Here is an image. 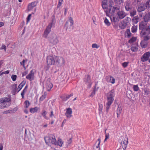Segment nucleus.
<instances>
[{
  "label": "nucleus",
  "instance_id": "bb28decb",
  "mask_svg": "<svg viewBox=\"0 0 150 150\" xmlns=\"http://www.w3.org/2000/svg\"><path fill=\"white\" fill-rule=\"evenodd\" d=\"M26 83L25 81H23L18 86L17 93L24 86Z\"/></svg>",
  "mask_w": 150,
  "mask_h": 150
},
{
  "label": "nucleus",
  "instance_id": "5701e85b",
  "mask_svg": "<svg viewBox=\"0 0 150 150\" xmlns=\"http://www.w3.org/2000/svg\"><path fill=\"white\" fill-rule=\"evenodd\" d=\"M146 8L144 4H141L140 5L138 6L137 11L139 12H141L144 11Z\"/></svg>",
  "mask_w": 150,
  "mask_h": 150
},
{
  "label": "nucleus",
  "instance_id": "f8f14e48",
  "mask_svg": "<svg viewBox=\"0 0 150 150\" xmlns=\"http://www.w3.org/2000/svg\"><path fill=\"white\" fill-rule=\"evenodd\" d=\"M147 28H149L147 25V24L145 22L142 21L139 24V29L141 30L146 29Z\"/></svg>",
  "mask_w": 150,
  "mask_h": 150
},
{
  "label": "nucleus",
  "instance_id": "c85d7f7f",
  "mask_svg": "<svg viewBox=\"0 0 150 150\" xmlns=\"http://www.w3.org/2000/svg\"><path fill=\"white\" fill-rule=\"evenodd\" d=\"M139 18L138 16H136L133 18L132 19V21L133 24H136L138 22Z\"/></svg>",
  "mask_w": 150,
  "mask_h": 150
},
{
  "label": "nucleus",
  "instance_id": "e433bc0d",
  "mask_svg": "<svg viewBox=\"0 0 150 150\" xmlns=\"http://www.w3.org/2000/svg\"><path fill=\"white\" fill-rule=\"evenodd\" d=\"M137 25L135 26L134 25L131 28V31L132 33H134L137 32Z\"/></svg>",
  "mask_w": 150,
  "mask_h": 150
},
{
  "label": "nucleus",
  "instance_id": "2f4dec72",
  "mask_svg": "<svg viewBox=\"0 0 150 150\" xmlns=\"http://www.w3.org/2000/svg\"><path fill=\"white\" fill-rule=\"evenodd\" d=\"M97 84L96 83L95 85V87L93 89V91L91 93V94L90 95L91 96H93L95 94L96 91L98 89V87L97 88V89L96 88V86H97Z\"/></svg>",
  "mask_w": 150,
  "mask_h": 150
},
{
  "label": "nucleus",
  "instance_id": "aec40b11",
  "mask_svg": "<svg viewBox=\"0 0 150 150\" xmlns=\"http://www.w3.org/2000/svg\"><path fill=\"white\" fill-rule=\"evenodd\" d=\"M110 18L111 21L114 23L119 21L120 19L118 16L115 15L111 16L110 17Z\"/></svg>",
  "mask_w": 150,
  "mask_h": 150
},
{
  "label": "nucleus",
  "instance_id": "49530a36",
  "mask_svg": "<svg viewBox=\"0 0 150 150\" xmlns=\"http://www.w3.org/2000/svg\"><path fill=\"white\" fill-rule=\"evenodd\" d=\"M138 49L137 46H133L131 48V50L132 52H136Z\"/></svg>",
  "mask_w": 150,
  "mask_h": 150
},
{
  "label": "nucleus",
  "instance_id": "ddd939ff",
  "mask_svg": "<svg viewBox=\"0 0 150 150\" xmlns=\"http://www.w3.org/2000/svg\"><path fill=\"white\" fill-rule=\"evenodd\" d=\"M50 79H48L46 82V87L48 91H50L51 88L53 87V85L52 83L50 82Z\"/></svg>",
  "mask_w": 150,
  "mask_h": 150
},
{
  "label": "nucleus",
  "instance_id": "412c9836",
  "mask_svg": "<svg viewBox=\"0 0 150 150\" xmlns=\"http://www.w3.org/2000/svg\"><path fill=\"white\" fill-rule=\"evenodd\" d=\"M73 93H71L70 94L68 95H64L63 96H61L60 97L64 101H66L67 99H69L70 97L73 96Z\"/></svg>",
  "mask_w": 150,
  "mask_h": 150
},
{
  "label": "nucleus",
  "instance_id": "4468645a",
  "mask_svg": "<svg viewBox=\"0 0 150 150\" xmlns=\"http://www.w3.org/2000/svg\"><path fill=\"white\" fill-rule=\"evenodd\" d=\"M105 79L108 82L110 83L113 84L115 83V80L112 76H108L106 77Z\"/></svg>",
  "mask_w": 150,
  "mask_h": 150
},
{
  "label": "nucleus",
  "instance_id": "680f3d73",
  "mask_svg": "<svg viewBox=\"0 0 150 150\" xmlns=\"http://www.w3.org/2000/svg\"><path fill=\"white\" fill-rule=\"evenodd\" d=\"M99 110L100 111H102L103 108V105L102 104H99Z\"/></svg>",
  "mask_w": 150,
  "mask_h": 150
},
{
  "label": "nucleus",
  "instance_id": "b1692460",
  "mask_svg": "<svg viewBox=\"0 0 150 150\" xmlns=\"http://www.w3.org/2000/svg\"><path fill=\"white\" fill-rule=\"evenodd\" d=\"M102 6L103 9H106L108 7V0H103L102 2Z\"/></svg>",
  "mask_w": 150,
  "mask_h": 150
},
{
  "label": "nucleus",
  "instance_id": "79ce46f5",
  "mask_svg": "<svg viewBox=\"0 0 150 150\" xmlns=\"http://www.w3.org/2000/svg\"><path fill=\"white\" fill-rule=\"evenodd\" d=\"M142 36L143 37L144 40L145 41H148L150 39V34Z\"/></svg>",
  "mask_w": 150,
  "mask_h": 150
},
{
  "label": "nucleus",
  "instance_id": "6ab92c4d",
  "mask_svg": "<svg viewBox=\"0 0 150 150\" xmlns=\"http://www.w3.org/2000/svg\"><path fill=\"white\" fill-rule=\"evenodd\" d=\"M72 113V109L70 108H68L66 112L65 113V115L68 118H70L72 116L71 114Z\"/></svg>",
  "mask_w": 150,
  "mask_h": 150
},
{
  "label": "nucleus",
  "instance_id": "052dcab7",
  "mask_svg": "<svg viewBox=\"0 0 150 150\" xmlns=\"http://www.w3.org/2000/svg\"><path fill=\"white\" fill-rule=\"evenodd\" d=\"M6 46L4 45H2L0 49L1 50H4L5 52L6 51Z\"/></svg>",
  "mask_w": 150,
  "mask_h": 150
},
{
  "label": "nucleus",
  "instance_id": "4be33fe9",
  "mask_svg": "<svg viewBox=\"0 0 150 150\" xmlns=\"http://www.w3.org/2000/svg\"><path fill=\"white\" fill-rule=\"evenodd\" d=\"M37 5V3L35 2H33L29 4L28 6V10L30 11L32 10L33 8Z\"/></svg>",
  "mask_w": 150,
  "mask_h": 150
},
{
  "label": "nucleus",
  "instance_id": "1a4fd4ad",
  "mask_svg": "<svg viewBox=\"0 0 150 150\" xmlns=\"http://www.w3.org/2000/svg\"><path fill=\"white\" fill-rule=\"evenodd\" d=\"M49 40L51 43L54 44H57L58 42L57 36L54 34H52L49 37Z\"/></svg>",
  "mask_w": 150,
  "mask_h": 150
},
{
  "label": "nucleus",
  "instance_id": "f3484780",
  "mask_svg": "<svg viewBox=\"0 0 150 150\" xmlns=\"http://www.w3.org/2000/svg\"><path fill=\"white\" fill-rule=\"evenodd\" d=\"M115 96V91L113 89L107 93V98L110 99H114Z\"/></svg>",
  "mask_w": 150,
  "mask_h": 150
},
{
  "label": "nucleus",
  "instance_id": "9b49d317",
  "mask_svg": "<svg viewBox=\"0 0 150 150\" xmlns=\"http://www.w3.org/2000/svg\"><path fill=\"white\" fill-rule=\"evenodd\" d=\"M117 15L119 19H122L127 16L126 13L123 11H119L117 12Z\"/></svg>",
  "mask_w": 150,
  "mask_h": 150
},
{
  "label": "nucleus",
  "instance_id": "338daca9",
  "mask_svg": "<svg viewBox=\"0 0 150 150\" xmlns=\"http://www.w3.org/2000/svg\"><path fill=\"white\" fill-rule=\"evenodd\" d=\"M54 116V115L53 114V112L52 110H51L50 112V117H52Z\"/></svg>",
  "mask_w": 150,
  "mask_h": 150
},
{
  "label": "nucleus",
  "instance_id": "58836bf2",
  "mask_svg": "<svg viewBox=\"0 0 150 150\" xmlns=\"http://www.w3.org/2000/svg\"><path fill=\"white\" fill-rule=\"evenodd\" d=\"M144 22L145 23L148 22L149 21H150V16L147 15H146L144 17Z\"/></svg>",
  "mask_w": 150,
  "mask_h": 150
},
{
  "label": "nucleus",
  "instance_id": "774afa93",
  "mask_svg": "<svg viewBox=\"0 0 150 150\" xmlns=\"http://www.w3.org/2000/svg\"><path fill=\"white\" fill-rule=\"evenodd\" d=\"M5 105H6V108H7L11 104V103H5Z\"/></svg>",
  "mask_w": 150,
  "mask_h": 150
},
{
  "label": "nucleus",
  "instance_id": "393cba45",
  "mask_svg": "<svg viewBox=\"0 0 150 150\" xmlns=\"http://www.w3.org/2000/svg\"><path fill=\"white\" fill-rule=\"evenodd\" d=\"M11 99L7 97H4L0 99V103H4L11 101Z\"/></svg>",
  "mask_w": 150,
  "mask_h": 150
},
{
  "label": "nucleus",
  "instance_id": "f257e3e1",
  "mask_svg": "<svg viewBox=\"0 0 150 150\" xmlns=\"http://www.w3.org/2000/svg\"><path fill=\"white\" fill-rule=\"evenodd\" d=\"M46 143L48 144H52L55 145H58L60 146H62L63 142L61 139H59L57 142L55 136L52 134H51L48 136L44 138Z\"/></svg>",
  "mask_w": 150,
  "mask_h": 150
},
{
  "label": "nucleus",
  "instance_id": "f03ea898",
  "mask_svg": "<svg viewBox=\"0 0 150 150\" xmlns=\"http://www.w3.org/2000/svg\"><path fill=\"white\" fill-rule=\"evenodd\" d=\"M52 18L51 22L49 23L44 32L43 36L45 38H46L47 37V35L51 31L52 27L54 26L56 23V20L54 15H53Z\"/></svg>",
  "mask_w": 150,
  "mask_h": 150
},
{
  "label": "nucleus",
  "instance_id": "2eb2a0df",
  "mask_svg": "<svg viewBox=\"0 0 150 150\" xmlns=\"http://www.w3.org/2000/svg\"><path fill=\"white\" fill-rule=\"evenodd\" d=\"M26 78L30 81L34 80V72L33 70L30 71L29 74L26 76Z\"/></svg>",
  "mask_w": 150,
  "mask_h": 150
},
{
  "label": "nucleus",
  "instance_id": "dca6fc26",
  "mask_svg": "<svg viewBox=\"0 0 150 150\" xmlns=\"http://www.w3.org/2000/svg\"><path fill=\"white\" fill-rule=\"evenodd\" d=\"M87 78L85 84L87 85L88 88H89L91 87L92 83L91 79V77L89 75H88L87 76Z\"/></svg>",
  "mask_w": 150,
  "mask_h": 150
},
{
  "label": "nucleus",
  "instance_id": "c03bdc74",
  "mask_svg": "<svg viewBox=\"0 0 150 150\" xmlns=\"http://www.w3.org/2000/svg\"><path fill=\"white\" fill-rule=\"evenodd\" d=\"M137 39V38L135 37H133L130 39L128 41V42L129 43H132L135 42Z\"/></svg>",
  "mask_w": 150,
  "mask_h": 150
},
{
  "label": "nucleus",
  "instance_id": "0e129e2a",
  "mask_svg": "<svg viewBox=\"0 0 150 150\" xmlns=\"http://www.w3.org/2000/svg\"><path fill=\"white\" fill-rule=\"evenodd\" d=\"M25 61V60L24 59H23L22 62H21L20 64L21 65H23V67L25 68V69L26 68L25 67L24 64Z\"/></svg>",
  "mask_w": 150,
  "mask_h": 150
},
{
  "label": "nucleus",
  "instance_id": "5fc2aeb1",
  "mask_svg": "<svg viewBox=\"0 0 150 150\" xmlns=\"http://www.w3.org/2000/svg\"><path fill=\"white\" fill-rule=\"evenodd\" d=\"M129 64L128 62H125L122 64V66L124 68H126L127 67Z\"/></svg>",
  "mask_w": 150,
  "mask_h": 150
},
{
  "label": "nucleus",
  "instance_id": "de8ad7c7",
  "mask_svg": "<svg viewBox=\"0 0 150 150\" xmlns=\"http://www.w3.org/2000/svg\"><path fill=\"white\" fill-rule=\"evenodd\" d=\"M25 104L24 107L25 108H28L30 105L29 101L28 100H26L24 103Z\"/></svg>",
  "mask_w": 150,
  "mask_h": 150
},
{
  "label": "nucleus",
  "instance_id": "09e8293b",
  "mask_svg": "<svg viewBox=\"0 0 150 150\" xmlns=\"http://www.w3.org/2000/svg\"><path fill=\"white\" fill-rule=\"evenodd\" d=\"M47 114L46 111L45 110H44L43 112L42 113V115L45 119H48L47 117L46 116Z\"/></svg>",
  "mask_w": 150,
  "mask_h": 150
},
{
  "label": "nucleus",
  "instance_id": "f704fd0d",
  "mask_svg": "<svg viewBox=\"0 0 150 150\" xmlns=\"http://www.w3.org/2000/svg\"><path fill=\"white\" fill-rule=\"evenodd\" d=\"M131 33L130 32V29H127L125 33V35H127V37H129L131 36Z\"/></svg>",
  "mask_w": 150,
  "mask_h": 150
},
{
  "label": "nucleus",
  "instance_id": "bf43d9fd",
  "mask_svg": "<svg viewBox=\"0 0 150 150\" xmlns=\"http://www.w3.org/2000/svg\"><path fill=\"white\" fill-rule=\"evenodd\" d=\"M13 112V110H7L5 111H4L3 112V114H7L8 113H11Z\"/></svg>",
  "mask_w": 150,
  "mask_h": 150
},
{
  "label": "nucleus",
  "instance_id": "a18cd8bd",
  "mask_svg": "<svg viewBox=\"0 0 150 150\" xmlns=\"http://www.w3.org/2000/svg\"><path fill=\"white\" fill-rule=\"evenodd\" d=\"M104 22L105 24L108 26H110V23L106 18L104 20Z\"/></svg>",
  "mask_w": 150,
  "mask_h": 150
},
{
  "label": "nucleus",
  "instance_id": "473e14b6",
  "mask_svg": "<svg viewBox=\"0 0 150 150\" xmlns=\"http://www.w3.org/2000/svg\"><path fill=\"white\" fill-rule=\"evenodd\" d=\"M28 88V85H26V86H25L22 92L21 93V95L22 97V98H24V95L25 94V93L27 91Z\"/></svg>",
  "mask_w": 150,
  "mask_h": 150
},
{
  "label": "nucleus",
  "instance_id": "c756f323",
  "mask_svg": "<svg viewBox=\"0 0 150 150\" xmlns=\"http://www.w3.org/2000/svg\"><path fill=\"white\" fill-rule=\"evenodd\" d=\"M107 102L106 103V105H111L112 103L113 102L114 100V99H110L107 98Z\"/></svg>",
  "mask_w": 150,
  "mask_h": 150
},
{
  "label": "nucleus",
  "instance_id": "a19ab883",
  "mask_svg": "<svg viewBox=\"0 0 150 150\" xmlns=\"http://www.w3.org/2000/svg\"><path fill=\"white\" fill-rule=\"evenodd\" d=\"M136 14V11L135 9H133L130 12V15L131 16L133 17Z\"/></svg>",
  "mask_w": 150,
  "mask_h": 150
},
{
  "label": "nucleus",
  "instance_id": "9d476101",
  "mask_svg": "<svg viewBox=\"0 0 150 150\" xmlns=\"http://www.w3.org/2000/svg\"><path fill=\"white\" fill-rule=\"evenodd\" d=\"M150 57V53L148 52L144 53L141 58V61L142 62H144L148 61Z\"/></svg>",
  "mask_w": 150,
  "mask_h": 150
},
{
  "label": "nucleus",
  "instance_id": "603ef678",
  "mask_svg": "<svg viewBox=\"0 0 150 150\" xmlns=\"http://www.w3.org/2000/svg\"><path fill=\"white\" fill-rule=\"evenodd\" d=\"M115 2L117 4L120 5L122 3V0H114Z\"/></svg>",
  "mask_w": 150,
  "mask_h": 150
},
{
  "label": "nucleus",
  "instance_id": "c9c22d12",
  "mask_svg": "<svg viewBox=\"0 0 150 150\" xmlns=\"http://www.w3.org/2000/svg\"><path fill=\"white\" fill-rule=\"evenodd\" d=\"M146 8L149 9L150 8V0H148L144 4Z\"/></svg>",
  "mask_w": 150,
  "mask_h": 150
},
{
  "label": "nucleus",
  "instance_id": "8fccbe9b",
  "mask_svg": "<svg viewBox=\"0 0 150 150\" xmlns=\"http://www.w3.org/2000/svg\"><path fill=\"white\" fill-rule=\"evenodd\" d=\"M133 89L134 91H138L139 88L138 85H134L133 87Z\"/></svg>",
  "mask_w": 150,
  "mask_h": 150
},
{
  "label": "nucleus",
  "instance_id": "3c124183",
  "mask_svg": "<svg viewBox=\"0 0 150 150\" xmlns=\"http://www.w3.org/2000/svg\"><path fill=\"white\" fill-rule=\"evenodd\" d=\"M46 96V93H44V94L42 96L40 97V100L41 101H42L45 98Z\"/></svg>",
  "mask_w": 150,
  "mask_h": 150
},
{
  "label": "nucleus",
  "instance_id": "0eeeda50",
  "mask_svg": "<svg viewBox=\"0 0 150 150\" xmlns=\"http://www.w3.org/2000/svg\"><path fill=\"white\" fill-rule=\"evenodd\" d=\"M131 19L130 18L127 17L125 19L123 20L121 25L120 26V28L122 29H124L126 28L127 25V23Z\"/></svg>",
  "mask_w": 150,
  "mask_h": 150
},
{
  "label": "nucleus",
  "instance_id": "6e6d98bb",
  "mask_svg": "<svg viewBox=\"0 0 150 150\" xmlns=\"http://www.w3.org/2000/svg\"><path fill=\"white\" fill-rule=\"evenodd\" d=\"M17 76L16 75H12L11 76V78L13 81H14L16 79Z\"/></svg>",
  "mask_w": 150,
  "mask_h": 150
},
{
  "label": "nucleus",
  "instance_id": "a211bd4d",
  "mask_svg": "<svg viewBox=\"0 0 150 150\" xmlns=\"http://www.w3.org/2000/svg\"><path fill=\"white\" fill-rule=\"evenodd\" d=\"M150 34V28H147V29L141 30L140 32V35L141 36Z\"/></svg>",
  "mask_w": 150,
  "mask_h": 150
},
{
  "label": "nucleus",
  "instance_id": "7ed1b4c3",
  "mask_svg": "<svg viewBox=\"0 0 150 150\" xmlns=\"http://www.w3.org/2000/svg\"><path fill=\"white\" fill-rule=\"evenodd\" d=\"M74 21L72 18L70 17L68 21H67L65 23L64 25V27H66V30H68L69 31H70L73 29V25Z\"/></svg>",
  "mask_w": 150,
  "mask_h": 150
},
{
  "label": "nucleus",
  "instance_id": "13d9d810",
  "mask_svg": "<svg viewBox=\"0 0 150 150\" xmlns=\"http://www.w3.org/2000/svg\"><path fill=\"white\" fill-rule=\"evenodd\" d=\"M6 105L5 103L1 104L0 103V108L4 109L6 108Z\"/></svg>",
  "mask_w": 150,
  "mask_h": 150
},
{
  "label": "nucleus",
  "instance_id": "72a5a7b5",
  "mask_svg": "<svg viewBox=\"0 0 150 150\" xmlns=\"http://www.w3.org/2000/svg\"><path fill=\"white\" fill-rule=\"evenodd\" d=\"M38 109V107H36L33 108H30V111L32 113H34L37 112Z\"/></svg>",
  "mask_w": 150,
  "mask_h": 150
},
{
  "label": "nucleus",
  "instance_id": "69168bd1",
  "mask_svg": "<svg viewBox=\"0 0 150 150\" xmlns=\"http://www.w3.org/2000/svg\"><path fill=\"white\" fill-rule=\"evenodd\" d=\"M106 105L107 106L106 109V111L107 112H108V110L110 108V106L111 105Z\"/></svg>",
  "mask_w": 150,
  "mask_h": 150
},
{
  "label": "nucleus",
  "instance_id": "4d7b16f0",
  "mask_svg": "<svg viewBox=\"0 0 150 150\" xmlns=\"http://www.w3.org/2000/svg\"><path fill=\"white\" fill-rule=\"evenodd\" d=\"M99 46L96 43L93 44L92 45V47L93 48H98L99 47Z\"/></svg>",
  "mask_w": 150,
  "mask_h": 150
},
{
  "label": "nucleus",
  "instance_id": "37998d69",
  "mask_svg": "<svg viewBox=\"0 0 150 150\" xmlns=\"http://www.w3.org/2000/svg\"><path fill=\"white\" fill-rule=\"evenodd\" d=\"M11 88L12 91L17 90V86L16 84H14L13 85H11Z\"/></svg>",
  "mask_w": 150,
  "mask_h": 150
},
{
  "label": "nucleus",
  "instance_id": "39448f33",
  "mask_svg": "<svg viewBox=\"0 0 150 150\" xmlns=\"http://www.w3.org/2000/svg\"><path fill=\"white\" fill-rule=\"evenodd\" d=\"M120 7H115L111 5H109L108 11H106V13L107 16H108V13H114L116 10H119L120 9Z\"/></svg>",
  "mask_w": 150,
  "mask_h": 150
},
{
  "label": "nucleus",
  "instance_id": "6e6552de",
  "mask_svg": "<svg viewBox=\"0 0 150 150\" xmlns=\"http://www.w3.org/2000/svg\"><path fill=\"white\" fill-rule=\"evenodd\" d=\"M55 56L54 57L51 56L47 57V62L48 65H51L55 64Z\"/></svg>",
  "mask_w": 150,
  "mask_h": 150
},
{
  "label": "nucleus",
  "instance_id": "e2e57ef3",
  "mask_svg": "<svg viewBox=\"0 0 150 150\" xmlns=\"http://www.w3.org/2000/svg\"><path fill=\"white\" fill-rule=\"evenodd\" d=\"M31 16V14H29L28 16H27V23H28V22L30 21V18Z\"/></svg>",
  "mask_w": 150,
  "mask_h": 150
},
{
  "label": "nucleus",
  "instance_id": "7c9ffc66",
  "mask_svg": "<svg viewBox=\"0 0 150 150\" xmlns=\"http://www.w3.org/2000/svg\"><path fill=\"white\" fill-rule=\"evenodd\" d=\"M140 44L142 47L143 48L146 47L147 45V43L144 40H142Z\"/></svg>",
  "mask_w": 150,
  "mask_h": 150
},
{
  "label": "nucleus",
  "instance_id": "423d86ee",
  "mask_svg": "<svg viewBox=\"0 0 150 150\" xmlns=\"http://www.w3.org/2000/svg\"><path fill=\"white\" fill-rule=\"evenodd\" d=\"M124 150H125L127 146L128 139L126 137H123L120 143Z\"/></svg>",
  "mask_w": 150,
  "mask_h": 150
},
{
  "label": "nucleus",
  "instance_id": "4c0bfd02",
  "mask_svg": "<svg viewBox=\"0 0 150 150\" xmlns=\"http://www.w3.org/2000/svg\"><path fill=\"white\" fill-rule=\"evenodd\" d=\"M122 108L119 105L117 109V114H120L122 112Z\"/></svg>",
  "mask_w": 150,
  "mask_h": 150
},
{
  "label": "nucleus",
  "instance_id": "cd10ccee",
  "mask_svg": "<svg viewBox=\"0 0 150 150\" xmlns=\"http://www.w3.org/2000/svg\"><path fill=\"white\" fill-rule=\"evenodd\" d=\"M125 8L127 11H129L131 9L130 4L128 1H126Z\"/></svg>",
  "mask_w": 150,
  "mask_h": 150
},
{
  "label": "nucleus",
  "instance_id": "20e7f679",
  "mask_svg": "<svg viewBox=\"0 0 150 150\" xmlns=\"http://www.w3.org/2000/svg\"><path fill=\"white\" fill-rule=\"evenodd\" d=\"M55 64L58 66H63L65 63V60L62 57L55 56Z\"/></svg>",
  "mask_w": 150,
  "mask_h": 150
},
{
  "label": "nucleus",
  "instance_id": "a878e982",
  "mask_svg": "<svg viewBox=\"0 0 150 150\" xmlns=\"http://www.w3.org/2000/svg\"><path fill=\"white\" fill-rule=\"evenodd\" d=\"M101 140L100 138H98V140L96 141L94 146H96L97 150H100V144Z\"/></svg>",
  "mask_w": 150,
  "mask_h": 150
},
{
  "label": "nucleus",
  "instance_id": "ea45409f",
  "mask_svg": "<svg viewBox=\"0 0 150 150\" xmlns=\"http://www.w3.org/2000/svg\"><path fill=\"white\" fill-rule=\"evenodd\" d=\"M144 94L145 95L148 96L149 94V88H145L144 89Z\"/></svg>",
  "mask_w": 150,
  "mask_h": 150
},
{
  "label": "nucleus",
  "instance_id": "864d4df0",
  "mask_svg": "<svg viewBox=\"0 0 150 150\" xmlns=\"http://www.w3.org/2000/svg\"><path fill=\"white\" fill-rule=\"evenodd\" d=\"M105 138L104 141H105L107 139H108L109 137V134L108 133H106V131L105 132Z\"/></svg>",
  "mask_w": 150,
  "mask_h": 150
}]
</instances>
